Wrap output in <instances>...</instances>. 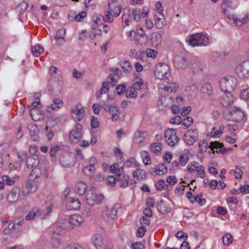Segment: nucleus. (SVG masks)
Returning a JSON list of instances; mask_svg holds the SVG:
<instances>
[{
	"instance_id": "obj_1",
	"label": "nucleus",
	"mask_w": 249,
	"mask_h": 249,
	"mask_svg": "<svg viewBox=\"0 0 249 249\" xmlns=\"http://www.w3.org/2000/svg\"><path fill=\"white\" fill-rule=\"evenodd\" d=\"M237 84V79L232 76H226L220 81L219 85L223 92H232L236 88Z\"/></svg>"
},
{
	"instance_id": "obj_2",
	"label": "nucleus",
	"mask_w": 249,
	"mask_h": 249,
	"mask_svg": "<svg viewBox=\"0 0 249 249\" xmlns=\"http://www.w3.org/2000/svg\"><path fill=\"white\" fill-rule=\"evenodd\" d=\"M187 42L189 45H192V47L206 46L209 43V39L205 34L200 33L192 35Z\"/></svg>"
},
{
	"instance_id": "obj_3",
	"label": "nucleus",
	"mask_w": 249,
	"mask_h": 249,
	"mask_svg": "<svg viewBox=\"0 0 249 249\" xmlns=\"http://www.w3.org/2000/svg\"><path fill=\"white\" fill-rule=\"evenodd\" d=\"M238 0H223L221 4L222 13L229 19H233L234 16L230 14L229 9H235L238 6Z\"/></svg>"
},
{
	"instance_id": "obj_4",
	"label": "nucleus",
	"mask_w": 249,
	"mask_h": 249,
	"mask_svg": "<svg viewBox=\"0 0 249 249\" xmlns=\"http://www.w3.org/2000/svg\"><path fill=\"white\" fill-rule=\"evenodd\" d=\"M154 74L159 79H166L171 74L170 68L166 63H159L155 67Z\"/></svg>"
},
{
	"instance_id": "obj_5",
	"label": "nucleus",
	"mask_w": 249,
	"mask_h": 249,
	"mask_svg": "<svg viewBox=\"0 0 249 249\" xmlns=\"http://www.w3.org/2000/svg\"><path fill=\"white\" fill-rule=\"evenodd\" d=\"M104 199L102 194H97L93 189H90L86 196V200L89 205L93 206L100 203Z\"/></svg>"
},
{
	"instance_id": "obj_6",
	"label": "nucleus",
	"mask_w": 249,
	"mask_h": 249,
	"mask_svg": "<svg viewBox=\"0 0 249 249\" xmlns=\"http://www.w3.org/2000/svg\"><path fill=\"white\" fill-rule=\"evenodd\" d=\"M236 73L241 78L249 79V60L239 64L236 69Z\"/></svg>"
},
{
	"instance_id": "obj_7",
	"label": "nucleus",
	"mask_w": 249,
	"mask_h": 249,
	"mask_svg": "<svg viewBox=\"0 0 249 249\" xmlns=\"http://www.w3.org/2000/svg\"><path fill=\"white\" fill-rule=\"evenodd\" d=\"M165 138L167 143L170 146H174L179 141L178 138L176 135V129L168 128L164 132Z\"/></svg>"
},
{
	"instance_id": "obj_8",
	"label": "nucleus",
	"mask_w": 249,
	"mask_h": 249,
	"mask_svg": "<svg viewBox=\"0 0 249 249\" xmlns=\"http://www.w3.org/2000/svg\"><path fill=\"white\" fill-rule=\"evenodd\" d=\"M59 160L63 166L71 167L73 166L76 163V157L74 154L65 153L61 155Z\"/></svg>"
},
{
	"instance_id": "obj_9",
	"label": "nucleus",
	"mask_w": 249,
	"mask_h": 249,
	"mask_svg": "<svg viewBox=\"0 0 249 249\" xmlns=\"http://www.w3.org/2000/svg\"><path fill=\"white\" fill-rule=\"evenodd\" d=\"M71 117L75 121H81L85 115L84 107L80 104L73 106L71 108Z\"/></svg>"
},
{
	"instance_id": "obj_10",
	"label": "nucleus",
	"mask_w": 249,
	"mask_h": 249,
	"mask_svg": "<svg viewBox=\"0 0 249 249\" xmlns=\"http://www.w3.org/2000/svg\"><path fill=\"white\" fill-rule=\"evenodd\" d=\"M82 126L80 124H76L75 128L69 133V139L73 143H77L82 138L81 131Z\"/></svg>"
},
{
	"instance_id": "obj_11",
	"label": "nucleus",
	"mask_w": 249,
	"mask_h": 249,
	"mask_svg": "<svg viewBox=\"0 0 249 249\" xmlns=\"http://www.w3.org/2000/svg\"><path fill=\"white\" fill-rule=\"evenodd\" d=\"M200 95L201 97L205 100H212L213 98V88L212 86L208 83L204 84L200 89Z\"/></svg>"
},
{
	"instance_id": "obj_12",
	"label": "nucleus",
	"mask_w": 249,
	"mask_h": 249,
	"mask_svg": "<svg viewBox=\"0 0 249 249\" xmlns=\"http://www.w3.org/2000/svg\"><path fill=\"white\" fill-rule=\"evenodd\" d=\"M185 142L189 145H193L197 140L198 134L195 129H190L184 135Z\"/></svg>"
},
{
	"instance_id": "obj_13",
	"label": "nucleus",
	"mask_w": 249,
	"mask_h": 249,
	"mask_svg": "<svg viewBox=\"0 0 249 249\" xmlns=\"http://www.w3.org/2000/svg\"><path fill=\"white\" fill-rule=\"evenodd\" d=\"M230 115L231 120L235 122L241 121L245 117L244 112L236 107H233L230 109Z\"/></svg>"
},
{
	"instance_id": "obj_14",
	"label": "nucleus",
	"mask_w": 249,
	"mask_h": 249,
	"mask_svg": "<svg viewBox=\"0 0 249 249\" xmlns=\"http://www.w3.org/2000/svg\"><path fill=\"white\" fill-rule=\"evenodd\" d=\"M37 189V184L35 180L30 179L27 181L26 185L23 188L22 193L24 196L31 193L35 192Z\"/></svg>"
},
{
	"instance_id": "obj_15",
	"label": "nucleus",
	"mask_w": 249,
	"mask_h": 249,
	"mask_svg": "<svg viewBox=\"0 0 249 249\" xmlns=\"http://www.w3.org/2000/svg\"><path fill=\"white\" fill-rule=\"evenodd\" d=\"M135 41L136 43L141 45H145L147 42V37L141 28L137 29L135 35Z\"/></svg>"
},
{
	"instance_id": "obj_16",
	"label": "nucleus",
	"mask_w": 249,
	"mask_h": 249,
	"mask_svg": "<svg viewBox=\"0 0 249 249\" xmlns=\"http://www.w3.org/2000/svg\"><path fill=\"white\" fill-rule=\"evenodd\" d=\"M80 202L78 199L74 197L69 198L66 204V207L68 210H78L80 208Z\"/></svg>"
},
{
	"instance_id": "obj_17",
	"label": "nucleus",
	"mask_w": 249,
	"mask_h": 249,
	"mask_svg": "<svg viewBox=\"0 0 249 249\" xmlns=\"http://www.w3.org/2000/svg\"><path fill=\"white\" fill-rule=\"evenodd\" d=\"M20 190L18 188H13L8 194L7 196V200L9 203H13L17 202L19 197Z\"/></svg>"
},
{
	"instance_id": "obj_18",
	"label": "nucleus",
	"mask_w": 249,
	"mask_h": 249,
	"mask_svg": "<svg viewBox=\"0 0 249 249\" xmlns=\"http://www.w3.org/2000/svg\"><path fill=\"white\" fill-rule=\"evenodd\" d=\"M83 221L84 219L83 217L80 214H73L70 215L69 217V223L73 226H80L82 224Z\"/></svg>"
},
{
	"instance_id": "obj_19",
	"label": "nucleus",
	"mask_w": 249,
	"mask_h": 249,
	"mask_svg": "<svg viewBox=\"0 0 249 249\" xmlns=\"http://www.w3.org/2000/svg\"><path fill=\"white\" fill-rule=\"evenodd\" d=\"M147 136L146 132L137 130L134 134V141L136 143L144 145V140Z\"/></svg>"
},
{
	"instance_id": "obj_20",
	"label": "nucleus",
	"mask_w": 249,
	"mask_h": 249,
	"mask_svg": "<svg viewBox=\"0 0 249 249\" xmlns=\"http://www.w3.org/2000/svg\"><path fill=\"white\" fill-rule=\"evenodd\" d=\"M40 160L36 155H33L28 158L26 160V165L28 168L33 169L38 167Z\"/></svg>"
},
{
	"instance_id": "obj_21",
	"label": "nucleus",
	"mask_w": 249,
	"mask_h": 249,
	"mask_svg": "<svg viewBox=\"0 0 249 249\" xmlns=\"http://www.w3.org/2000/svg\"><path fill=\"white\" fill-rule=\"evenodd\" d=\"M225 95L223 96L221 100V104L224 107L230 106L233 102L231 92H224Z\"/></svg>"
},
{
	"instance_id": "obj_22",
	"label": "nucleus",
	"mask_w": 249,
	"mask_h": 249,
	"mask_svg": "<svg viewBox=\"0 0 249 249\" xmlns=\"http://www.w3.org/2000/svg\"><path fill=\"white\" fill-rule=\"evenodd\" d=\"M117 181L119 182V186L121 188H125L128 185L129 177L128 175L124 174L121 175H116Z\"/></svg>"
},
{
	"instance_id": "obj_23",
	"label": "nucleus",
	"mask_w": 249,
	"mask_h": 249,
	"mask_svg": "<svg viewBox=\"0 0 249 249\" xmlns=\"http://www.w3.org/2000/svg\"><path fill=\"white\" fill-rule=\"evenodd\" d=\"M87 189V185L85 182L79 181L75 185L74 190L75 192L79 196H82L85 194Z\"/></svg>"
},
{
	"instance_id": "obj_24",
	"label": "nucleus",
	"mask_w": 249,
	"mask_h": 249,
	"mask_svg": "<svg viewBox=\"0 0 249 249\" xmlns=\"http://www.w3.org/2000/svg\"><path fill=\"white\" fill-rule=\"evenodd\" d=\"M30 115L32 118L35 121H37L44 118L43 113L36 108H32L30 109Z\"/></svg>"
},
{
	"instance_id": "obj_25",
	"label": "nucleus",
	"mask_w": 249,
	"mask_h": 249,
	"mask_svg": "<svg viewBox=\"0 0 249 249\" xmlns=\"http://www.w3.org/2000/svg\"><path fill=\"white\" fill-rule=\"evenodd\" d=\"M151 41L153 46L157 48L162 42L161 35L158 32H154L151 34L150 37Z\"/></svg>"
},
{
	"instance_id": "obj_26",
	"label": "nucleus",
	"mask_w": 249,
	"mask_h": 249,
	"mask_svg": "<svg viewBox=\"0 0 249 249\" xmlns=\"http://www.w3.org/2000/svg\"><path fill=\"white\" fill-rule=\"evenodd\" d=\"M155 24L157 28L161 29L165 25L164 16L163 14L156 15L154 16Z\"/></svg>"
},
{
	"instance_id": "obj_27",
	"label": "nucleus",
	"mask_w": 249,
	"mask_h": 249,
	"mask_svg": "<svg viewBox=\"0 0 249 249\" xmlns=\"http://www.w3.org/2000/svg\"><path fill=\"white\" fill-rule=\"evenodd\" d=\"M91 241L94 247L98 249L100 248L103 245L102 236L99 234H95L92 236Z\"/></svg>"
},
{
	"instance_id": "obj_28",
	"label": "nucleus",
	"mask_w": 249,
	"mask_h": 249,
	"mask_svg": "<svg viewBox=\"0 0 249 249\" xmlns=\"http://www.w3.org/2000/svg\"><path fill=\"white\" fill-rule=\"evenodd\" d=\"M66 34V29H61L56 33L54 38L59 44H63L65 42L64 37Z\"/></svg>"
},
{
	"instance_id": "obj_29",
	"label": "nucleus",
	"mask_w": 249,
	"mask_h": 249,
	"mask_svg": "<svg viewBox=\"0 0 249 249\" xmlns=\"http://www.w3.org/2000/svg\"><path fill=\"white\" fill-rule=\"evenodd\" d=\"M147 174L142 169H138L133 172V177L137 178L138 180H143L146 178Z\"/></svg>"
},
{
	"instance_id": "obj_30",
	"label": "nucleus",
	"mask_w": 249,
	"mask_h": 249,
	"mask_svg": "<svg viewBox=\"0 0 249 249\" xmlns=\"http://www.w3.org/2000/svg\"><path fill=\"white\" fill-rule=\"evenodd\" d=\"M53 104L48 108V111L51 109L53 110L60 108L63 105V102L58 98H55L53 100Z\"/></svg>"
},
{
	"instance_id": "obj_31",
	"label": "nucleus",
	"mask_w": 249,
	"mask_h": 249,
	"mask_svg": "<svg viewBox=\"0 0 249 249\" xmlns=\"http://www.w3.org/2000/svg\"><path fill=\"white\" fill-rule=\"evenodd\" d=\"M234 23L238 26H242L244 24L248 23L249 21V13H246L245 17L241 18H237L233 17Z\"/></svg>"
},
{
	"instance_id": "obj_32",
	"label": "nucleus",
	"mask_w": 249,
	"mask_h": 249,
	"mask_svg": "<svg viewBox=\"0 0 249 249\" xmlns=\"http://www.w3.org/2000/svg\"><path fill=\"white\" fill-rule=\"evenodd\" d=\"M150 149L155 155H160L162 149L161 144L160 142L153 143L151 144Z\"/></svg>"
},
{
	"instance_id": "obj_33",
	"label": "nucleus",
	"mask_w": 249,
	"mask_h": 249,
	"mask_svg": "<svg viewBox=\"0 0 249 249\" xmlns=\"http://www.w3.org/2000/svg\"><path fill=\"white\" fill-rule=\"evenodd\" d=\"M101 104L103 106V107L106 112H108L110 114L115 112H119V110L115 106H111L105 104L104 102H101Z\"/></svg>"
},
{
	"instance_id": "obj_34",
	"label": "nucleus",
	"mask_w": 249,
	"mask_h": 249,
	"mask_svg": "<svg viewBox=\"0 0 249 249\" xmlns=\"http://www.w3.org/2000/svg\"><path fill=\"white\" fill-rule=\"evenodd\" d=\"M32 54L36 57L40 55L44 51V49L41 45L37 44L32 46L31 48Z\"/></svg>"
},
{
	"instance_id": "obj_35",
	"label": "nucleus",
	"mask_w": 249,
	"mask_h": 249,
	"mask_svg": "<svg viewBox=\"0 0 249 249\" xmlns=\"http://www.w3.org/2000/svg\"><path fill=\"white\" fill-rule=\"evenodd\" d=\"M174 65L178 69L183 68L186 66V61L183 57H177L175 59Z\"/></svg>"
},
{
	"instance_id": "obj_36",
	"label": "nucleus",
	"mask_w": 249,
	"mask_h": 249,
	"mask_svg": "<svg viewBox=\"0 0 249 249\" xmlns=\"http://www.w3.org/2000/svg\"><path fill=\"white\" fill-rule=\"evenodd\" d=\"M140 154L143 162L145 165L151 164V158L147 151H142L141 152Z\"/></svg>"
},
{
	"instance_id": "obj_37",
	"label": "nucleus",
	"mask_w": 249,
	"mask_h": 249,
	"mask_svg": "<svg viewBox=\"0 0 249 249\" xmlns=\"http://www.w3.org/2000/svg\"><path fill=\"white\" fill-rule=\"evenodd\" d=\"M41 174V170L39 167H36L33 168L30 174V178L32 179L35 180L38 178Z\"/></svg>"
},
{
	"instance_id": "obj_38",
	"label": "nucleus",
	"mask_w": 249,
	"mask_h": 249,
	"mask_svg": "<svg viewBox=\"0 0 249 249\" xmlns=\"http://www.w3.org/2000/svg\"><path fill=\"white\" fill-rule=\"evenodd\" d=\"M209 147L211 149V150H214V149H218L220 152H222L224 148V145L223 143H220L217 141L212 142H210Z\"/></svg>"
},
{
	"instance_id": "obj_39",
	"label": "nucleus",
	"mask_w": 249,
	"mask_h": 249,
	"mask_svg": "<svg viewBox=\"0 0 249 249\" xmlns=\"http://www.w3.org/2000/svg\"><path fill=\"white\" fill-rule=\"evenodd\" d=\"M178 86H177L176 83L167 82V85L164 87L165 90L169 92H174L177 91Z\"/></svg>"
},
{
	"instance_id": "obj_40",
	"label": "nucleus",
	"mask_w": 249,
	"mask_h": 249,
	"mask_svg": "<svg viewBox=\"0 0 249 249\" xmlns=\"http://www.w3.org/2000/svg\"><path fill=\"white\" fill-rule=\"evenodd\" d=\"M131 17L130 14V11L129 10H127V13H123L122 15V26L123 28L128 26L129 22V18Z\"/></svg>"
},
{
	"instance_id": "obj_41",
	"label": "nucleus",
	"mask_w": 249,
	"mask_h": 249,
	"mask_svg": "<svg viewBox=\"0 0 249 249\" xmlns=\"http://www.w3.org/2000/svg\"><path fill=\"white\" fill-rule=\"evenodd\" d=\"M125 96L127 98H136L137 92L133 88L130 86L125 91Z\"/></svg>"
},
{
	"instance_id": "obj_42",
	"label": "nucleus",
	"mask_w": 249,
	"mask_h": 249,
	"mask_svg": "<svg viewBox=\"0 0 249 249\" xmlns=\"http://www.w3.org/2000/svg\"><path fill=\"white\" fill-rule=\"evenodd\" d=\"M189 160V153L182 154L179 157L178 161L180 165L181 166H185L188 163Z\"/></svg>"
},
{
	"instance_id": "obj_43",
	"label": "nucleus",
	"mask_w": 249,
	"mask_h": 249,
	"mask_svg": "<svg viewBox=\"0 0 249 249\" xmlns=\"http://www.w3.org/2000/svg\"><path fill=\"white\" fill-rule=\"evenodd\" d=\"M120 208L121 206L119 204H116L112 207L110 212V216L112 219H115L117 218L118 211Z\"/></svg>"
},
{
	"instance_id": "obj_44",
	"label": "nucleus",
	"mask_w": 249,
	"mask_h": 249,
	"mask_svg": "<svg viewBox=\"0 0 249 249\" xmlns=\"http://www.w3.org/2000/svg\"><path fill=\"white\" fill-rule=\"evenodd\" d=\"M156 172L159 175H162L165 174L167 171V167L163 163L158 164L156 168Z\"/></svg>"
},
{
	"instance_id": "obj_45",
	"label": "nucleus",
	"mask_w": 249,
	"mask_h": 249,
	"mask_svg": "<svg viewBox=\"0 0 249 249\" xmlns=\"http://www.w3.org/2000/svg\"><path fill=\"white\" fill-rule=\"evenodd\" d=\"M143 84V81L142 79L139 77H136L133 80V86H131L135 90H139L141 88V86Z\"/></svg>"
},
{
	"instance_id": "obj_46",
	"label": "nucleus",
	"mask_w": 249,
	"mask_h": 249,
	"mask_svg": "<svg viewBox=\"0 0 249 249\" xmlns=\"http://www.w3.org/2000/svg\"><path fill=\"white\" fill-rule=\"evenodd\" d=\"M39 210L37 208H33L32 211L29 212L26 215L25 219L27 220H30L33 219L36 215L38 213Z\"/></svg>"
},
{
	"instance_id": "obj_47",
	"label": "nucleus",
	"mask_w": 249,
	"mask_h": 249,
	"mask_svg": "<svg viewBox=\"0 0 249 249\" xmlns=\"http://www.w3.org/2000/svg\"><path fill=\"white\" fill-rule=\"evenodd\" d=\"M200 166L197 162L196 161H192L188 165L187 170L189 172L192 173L199 168Z\"/></svg>"
},
{
	"instance_id": "obj_48",
	"label": "nucleus",
	"mask_w": 249,
	"mask_h": 249,
	"mask_svg": "<svg viewBox=\"0 0 249 249\" xmlns=\"http://www.w3.org/2000/svg\"><path fill=\"white\" fill-rule=\"evenodd\" d=\"M121 68L123 71L125 73L130 72L132 69V67L131 66L130 63L126 61H124L123 63V64L121 66Z\"/></svg>"
},
{
	"instance_id": "obj_49",
	"label": "nucleus",
	"mask_w": 249,
	"mask_h": 249,
	"mask_svg": "<svg viewBox=\"0 0 249 249\" xmlns=\"http://www.w3.org/2000/svg\"><path fill=\"white\" fill-rule=\"evenodd\" d=\"M83 171L85 175L89 176L95 172V168L87 165L83 168Z\"/></svg>"
},
{
	"instance_id": "obj_50",
	"label": "nucleus",
	"mask_w": 249,
	"mask_h": 249,
	"mask_svg": "<svg viewBox=\"0 0 249 249\" xmlns=\"http://www.w3.org/2000/svg\"><path fill=\"white\" fill-rule=\"evenodd\" d=\"M208 146V144L206 141H201L199 143V152L201 153H203L206 152Z\"/></svg>"
},
{
	"instance_id": "obj_51",
	"label": "nucleus",
	"mask_w": 249,
	"mask_h": 249,
	"mask_svg": "<svg viewBox=\"0 0 249 249\" xmlns=\"http://www.w3.org/2000/svg\"><path fill=\"white\" fill-rule=\"evenodd\" d=\"M223 129L224 127L223 126H220L219 129L217 130L215 127H213L211 132V135L213 137H219L221 136L222 134L221 131V129Z\"/></svg>"
},
{
	"instance_id": "obj_52",
	"label": "nucleus",
	"mask_w": 249,
	"mask_h": 249,
	"mask_svg": "<svg viewBox=\"0 0 249 249\" xmlns=\"http://www.w3.org/2000/svg\"><path fill=\"white\" fill-rule=\"evenodd\" d=\"M223 242L226 246H229L232 241V237L230 233L224 235L222 238Z\"/></svg>"
},
{
	"instance_id": "obj_53",
	"label": "nucleus",
	"mask_w": 249,
	"mask_h": 249,
	"mask_svg": "<svg viewBox=\"0 0 249 249\" xmlns=\"http://www.w3.org/2000/svg\"><path fill=\"white\" fill-rule=\"evenodd\" d=\"M156 189L159 191H161L165 189V183L163 180L160 179L155 183Z\"/></svg>"
},
{
	"instance_id": "obj_54",
	"label": "nucleus",
	"mask_w": 249,
	"mask_h": 249,
	"mask_svg": "<svg viewBox=\"0 0 249 249\" xmlns=\"http://www.w3.org/2000/svg\"><path fill=\"white\" fill-rule=\"evenodd\" d=\"M119 78H116L113 74H110L107 78V83L114 86L118 82Z\"/></svg>"
},
{
	"instance_id": "obj_55",
	"label": "nucleus",
	"mask_w": 249,
	"mask_h": 249,
	"mask_svg": "<svg viewBox=\"0 0 249 249\" xmlns=\"http://www.w3.org/2000/svg\"><path fill=\"white\" fill-rule=\"evenodd\" d=\"M141 11L140 9H134L132 12V15L133 16L134 19L136 21L138 22L140 20Z\"/></svg>"
},
{
	"instance_id": "obj_56",
	"label": "nucleus",
	"mask_w": 249,
	"mask_h": 249,
	"mask_svg": "<svg viewBox=\"0 0 249 249\" xmlns=\"http://www.w3.org/2000/svg\"><path fill=\"white\" fill-rule=\"evenodd\" d=\"M90 125L92 128H96L99 125V122L98 119L94 116L91 117Z\"/></svg>"
},
{
	"instance_id": "obj_57",
	"label": "nucleus",
	"mask_w": 249,
	"mask_h": 249,
	"mask_svg": "<svg viewBox=\"0 0 249 249\" xmlns=\"http://www.w3.org/2000/svg\"><path fill=\"white\" fill-rule=\"evenodd\" d=\"M202 194L200 193L197 196H196L194 198V202H197L200 205H203L206 203V200L205 199L202 198Z\"/></svg>"
},
{
	"instance_id": "obj_58",
	"label": "nucleus",
	"mask_w": 249,
	"mask_h": 249,
	"mask_svg": "<svg viewBox=\"0 0 249 249\" xmlns=\"http://www.w3.org/2000/svg\"><path fill=\"white\" fill-rule=\"evenodd\" d=\"M102 18H103V21L105 22H107L110 23V22L113 21V18H112V16L111 13V11H110L109 10L107 12V14H106L105 16H104L102 17Z\"/></svg>"
},
{
	"instance_id": "obj_59",
	"label": "nucleus",
	"mask_w": 249,
	"mask_h": 249,
	"mask_svg": "<svg viewBox=\"0 0 249 249\" xmlns=\"http://www.w3.org/2000/svg\"><path fill=\"white\" fill-rule=\"evenodd\" d=\"M190 65L194 69H200V62L196 58H193L190 61Z\"/></svg>"
},
{
	"instance_id": "obj_60",
	"label": "nucleus",
	"mask_w": 249,
	"mask_h": 249,
	"mask_svg": "<svg viewBox=\"0 0 249 249\" xmlns=\"http://www.w3.org/2000/svg\"><path fill=\"white\" fill-rule=\"evenodd\" d=\"M240 96L241 99L247 100L249 99V88L246 89L240 92Z\"/></svg>"
},
{
	"instance_id": "obj_61",
	"label": "nucleus",
	"mask_w": 249,
	"mask_h": 249,
	"mask_svg": "<svg viewBox=\"0 0 249 249\" xmlns=\"http://www.w3.org/2000/svg\"><path fill=\"white\" fill-rule=\"evenodd\" d=\"M110 71L112 72L111 74H113L114 76H116L119 78L122 74L121 71L116 67H112L110 68Z\"/></svg>"
},
{
	"instance_id": "obj_62",
	"label": "nucleus",
	"mask_w": 249,
	"mask_h": 249,
	"mask_svg": "<svg viewBox=\"0 0 249 249\" xmlns=\"http://www.w3.org/2000/svg\"><path fill=\"white\" fill-rule=\"evenodd\" d=\"M193 123V119L191 117H187L182 120V124L186 127H189Z\"/></svg>"
},
{
	"instance_id": "obj_63",
	"label": "nucleus",
	"mask_w": 249,
	"mask_h": 249,
	"mask_svg": "<svg viewBox=\"0 0 249 249\" xmlns=\"http://www.w3.org/2000/svg\"><path fill=\"white\" fill-rule=\"evenodd\" d=\"M146 53L148 57L151 58H155L158 54L157 51L151 49H147Z\"/></svg>"
},
{
	"instance_id": "obj_64",
	"label": "nucleus",
	"mask_w": 249,
	"mask_h": 249,
	"mask_svg": "<svg viewBox=\"0 0 249 249\" xmlns=\"http://www.w3.org/2000/svg\"><path fill=\"white\" fill-rule=\"evenodd\" d=\"M131 249H144V245L142 242H136L132 244Z\"/></svg>"
}]
</instances>
